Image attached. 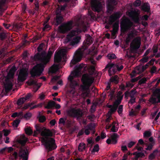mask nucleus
I'll list each match as a JSON object with an SVG mask.
<instances>
[{
  "label": "nucleus",
  "mask_w": 160,
  "mask_h": 160,
  "mask_svg": "<svg viewBox=\"0 0 160 160\" xmlns=\"http://www.w3.org/2000/svg\"><path fill=\"white\" fill-rule=\"evenodd\" d=\"M54 52V51L49 50L47 54L48 58L45 56L44 52H38L34 56V59L35 61H40L42 62L44 64L42 63L38 64L32 68L30 72L31 77L34 78L36 76H40L42 73L44 68V65H46L49 61V59Z\"/></svg>",
  "instance_id": "1"
},
{
  "label": "nucleus",
  "mask_w": 160,
  "mask_h": 160,
  "mask_svg": "<svg viewBox=\"0 0 160 160\" xmlns=\"http://www.w3.org/2000/svg\"><path fill=\"white\" fill-rule=\"evenodd\" d=\"M34 131L33 136H37L38 134H40L41 136L45 138H42V140L47 149L50 151L57 148L55 139L51 138H48V137H53L55 135V131Z\"/></svg>",
  "instance_id": "2"
},
{
  "label": "nucleus",
  "mask_w": 160,
  "mask_h": 160,
  "mask_svg": "<svg viewBox=\"0 0 160 160\" xmlns=\"http://www.w3.org/2000/svg\"><path fill=\"white\" fill-rule=\"evenodd\" d=\"M27 138L24 134L21 135L16 139L17 142L21 146L18 152V156L20 158L19 160H28V151L26 147H23L27 142Z\"/></svg>",
  "instance_id": "3"
},
{
  "label": "nucleus",
  "mask_w": 160,
  "mask_h": 160,
  "mask_svg": "<svg viewBox=\"0 0 160 160\" xmlns=\"http://www.w3.org/2000/svg\"><path fill=\"white\" fill-rule=\"evenodd\" d=\"M94 78L90 76L87 74L82 75L81 81L83 85L81 86V88L82 91L88 90L94 82Z\"/></svg>",
  "instance_id": "4"
},
{
  "label": "nucleus",
  "mask_w": 160,
  "mask_h": 160,
  "mask_svg": "<svg viewBox=\"0 0 160 160\" xmlns=\"http://www.w3.org/2000/svg\"><path fill=\"white\" fill-rule=\"evenodd\" d=\"M79 72L78 70L74 71L71 72L68 78V83L71 88L75 89V87L79 85L78 79L75 78L79 76Z\"/></svg>",
  "instance_id": "5"
},
{
  "label": "nucleus",
  "mask_w": 160,
  "mask_h": 160,
  "mask_svg": "<svg viewBox=\"0 0 160 160\" xmlns=\"http://www.w3.org/2000/svg\"><path fill=\"white\" fill-rule=\"evenodd\" d=\"M77 32L73 30L69 33L67 36V39L68 42L71 41L70 44L74 46L79 42L81 38L79 36H75L74 37L76 34Z\"/></svg>",
  "instance_id": "6"
},
{
  "label": "nucleus",
  "mask_w": 160,
  "mask_h": 160,
  "mask_svg": "<svg viewBox=\"0 0 160 160\" xmlns=\"http://www.w3.org/2000/svg\"><path fill=\"white\" fill-rule=\"evenodd\" d=\"M133 25V22L129 19L127 18L124 19L120 23L121 32L125 33L130 29Z\"/></svg>",
  "instance_id": "7"
},
{
  "label": "nucleus",
  "mask_w": 160,
  "mask_h": 160,
  "mask_svg": "<svg viewBox=\"0 0 160 160\" xmlns=\"http://www.w3.org/2000/svg\"><path fill=\"white\" fill-rule=\"evenodd\" d=\"M68 115L71 117L77 118V119L81 118L83 113L81 110L80 108L76 109L72 108L67 111Z\"/></svg>",
  "instance_id": "8"
},
{
  "label": "nucleus",
  "mask_w": 160,
  "mask_h": 160,
  "mask_svg": "<svg viewBox=\"0 0 160 160\" xmlns=\"http://www.w3.org/2000/svg\"><path fill=\"white\" fill-rule=\"evenodd\" d=\"M72 24L73 21L71 20L63 23L58 27V31L61 33H66L72 28Z\"/></svg>",
  "instance_id": "9"
},
{
  "label": "nucleus",
  "mask_w": 160,
  "mask_h": 160,
  "mask_svg": "<svg viewBox=\"0 0 160 160\" xmlns=\"http://www.w3.org/2000/svg\"><path fill=\"white\" fill-rule=\"evenodd\" d=\"M123 67L122 65H121L120 67L117 64H113L111 63H109L105 67V68L103 69H108V72L109 74H111L112 71L111 69L112 68V71L113 73H115L117 71H120L123 69Z\"/></svg>",
  "instance_id": "10"
},
{
  "label": "nucleus",
  "mask_w": 160,
  "mask_h": 160,
  "mask_svg": "<svg viewBox=\"0 0 160 160\" xmlns=\"http://www.w3.org/2000/svg\"><path fill=\"white\" fill-rule=\"evenodd\" d=\"M141 38L138 37L134 38L130 43V48L131 52H135L139 48L141 45Z\"/></svg>",
  "instance_id": "11"
},
{
  "label": "nucleus",
  "mask_w": 160,
  "mask_h": 160,
  "mask_svg": "<svg viewBox=\"0 0 160 160\" xmlns=\"http://www.w3.org/2000/svg\"><path fill=\"white\" fill-rule=\"evenodd\" d=\"M128 15L134 22L138 23L140 20L139 10H132L128 12Z\"/></svg>",
  "instance_id": "12"
},
{
  "label": "nucleus",
  "mask_w": 160,
  "mask_h": 160,
  "mask_svg": "<svg viewBox=\"0 0 160 160\" xmlns=\"http://www.w3.org/2000/svg\"><path fill=\"white\" fill-rule=\"evenodd\" d=\"M82 57V53L81 51L77 50L74 53L73 59L71 62L70 66L72 67V65L76 64L81 60Z\"/></svg>",
  "instance_id": "13"
},
{
  "label": "nucleus",
  "mask_w": 160,
  "mask_h": 160,
  "mask_svg": "<svg viewBox=\"0 0 160 160\" xmlns=\"http://www.w3.org/2000/svg\"><path fill=\"white\" fill-rule=\"evenodd\" d=\"M92 10L96 12H100L102 9V2L98 0H93L91 2Z\"/></svg>",
  "instance_id": "14"
},
{
  "label": "nucleus",
  "mask_w": 160,
  "mask_h": 160,
  "mask_svg": "<svg viewBox=\"0 0 160 160\" xmlns=\"http://www.w3.org/2000/svg\"><path fill=\"white\" fill-rule=\"evenodd\" d=\"M117 4L116 0H108L107 3V12L109 14H111L115 8V6Z\"/></svg>",
  "instance_id": "15"
},
{
  "label": "nucleus",
  "mask_w": 160,
  "mask_h": 160,
  "mask_svg": "<svg viewBox=\"0 0 160 160\" xmlns=\"http://www.w3.org/2000/svg\"><path fill=\"white\" fill-rule=\"evenodd\" d=\"M122 15V13L120 11L114 12L109 17L108 23L112 25Z\"/></svg>",
  "instance_id": "16"
},
{
  "label": "nucleus",
  "mask_w": 160,
  "mask_h": 160,
  "mask_svg": "<svg viewBox=\"0 0 160 160\" xmlns=\"http://www.w3.org/2000/svg\"><path fill=\"white\" fill-rule=\"evenodd\" d=\"M63 21V18L62 15L60 11H57L56 12V16L54 18L53 24L55 25L58 26L61 24Z\"/></svg>",
  "instance_id": "17"
},
{
  "label": "nucleus",
  "mask_w": 160,
  "mask_h": 160,
  "mask_svg": "<svg viewBox=\"0 0 160 160\" xmlns=\"http://www.w3.org/2000/svg\"><path fill=\"white\" fill-rule=\"evenodd\" d=\"M28 75V73L26 70L24 69H21L19 72L17 78L18 82L24 81L26 79Z\"/></svg>",
  "instance_id": "18"
},
{
  "label": "nucleus",
  "mask_w": 160,
  "mask_h": 160,
  "mask_svg": "<svg viewBox=\"0 0 160 160\" xmlns=\"http://www.w3.org/2000/svg\"><path fill=\"white\" fill-rule=\"evenodd\" d=\"M119 137V135L116 133H114L111 135V139L108 138L106 140V142L108 144L111 143L116 144L117 142V138Z\"/></svg>",
  "instance_id": "19"
},
{
  "label": "nucleus",
  "mask_w": 160,
  "mask_h": 160,
  "mask_svg": "<svg viewBox=\"0 0 160 160\" xmlns=\"http://www.w3.org/2000/svg\"><path fill=\"white\" fill-rule=\"evenodd\" d=\"M8 0H0V16L7 8L6 2Z\"/></svg>",
  "instance_id": "20"
},
{
  "label": "nucleus",
  "mask_w": 160,
  "mask_h": 160,
  "mask_svg": "<svg viewBox=\"0 0 160 160\" xmlns=\"http://www.w3.org/2000/svg\"><path fill=\"white\" fill-rule=\"evenodd\" d=\"M13 85L11 81H8L6 83L4 84V89L6 92H8L12 88Z\"/></svg>",
  "instance_id": "21"
},
{
  "label": "nucleus",
  "mask_w": 160,
  "mask_h": 160,
  "mask_svg": "<svg viewBox=\"0 0 160 160\" xmlns=\"http://www.w3.org/2000/svg\"><path fill=\"white\" fill-rule=\"evenodd\" d=\"M62 60V57L61 55V52H55L54 57V61L55 62L59 63Z\"/></svg>",
  "instance_id": "22"
},
{
  "label": "nucleus",
  "mask_w": 160,
  "mask_h": 160,
  "mask_svg": "<svg viewBox=\"0 0 160 160\" xmlns=\"http://www.w3.org/2000/svg\"><path fill=\"white\" fill-rule=\"evenodd\" d=\"M141 9L143 11L149 12L150 10V6L148 3H144L141 7Z\"/></svg>",
  "instance_id": "23"
},
{
  "label": "nucleus",
  "mask_w": 160,
  "mask_h": 160,
  "mask_svg": "<svg viewBox=\"0 0 160 160\" xmlns=\"http://www.w3.org/2000/svg\"><path fill=\"white\" fill-rule=\"evenodd\" d=\"M134 155H135V157L132 158V160H138V159L140 157H142L145 156L144 154L142 152H135L133 153Z\"/></svg>",
  "instance_id": "24"
},
{
  "label": "nucleus",
  "mask_w": 160,
  "mask_h": 160,
  "mask_svg": "<svg viewBox=\"0 0 160 160\" xmlns=\"http://www.w3.org/2000/svg\"><path fill=\"white\" fill-rule=\"evenodd\" d=\"M28 84L30 85H34L37 87V88L36 90L37 91L41 87V85H39L37 83V81L35 80L31 79L29 82Z\"/></svg>",
  "instance_id": "25"
},
{
  "label": "nucleus",
  "mask_w": 160,
  "mask_h": 160,
  "mask_svg": "<svg viewBox=\"0 0 160 160\" xmlns=\"http://www.w3.org/2000/svg\"><path fill=\"white\" fill-rule=\"evenodd\" d=\"M56 104V102L52 101H50L48 102L47 105L45 107L46 108L50 109L53 108Z\"/></svg>",
  "instance_id": "26"
},
{
  "label": "nucleus",
  "mask_w": 160,
  "mask_h": 160,
  "mask_svg": "<svg viewBox=\"0 0 160 160\" xmlns=\"http://www.w3.org/2000/svg\"><path fill=\"white\" fill-rule=\"evenodd\" d=\"M36 130H50L47 129L45 127L43 126L41 124H37L35 125ZM51 130H54L53 129Z\"/></svg>",
  "instance_id": "27"
},
{
  "label": "nucleus",
  "mask_w": 160,
  "mask_h": 160,
  "mask_svg": "<svg viewBox=\"0 0 160 160\" xmlns=\"http://www.w3.org/2000/svg\"><path fill=\"white\" fill-rule=\"evenodd\" d=\"M119 28V21H118L114 23L113 25V31L114 32V34H116L118 32Z\"/></svg>",
  "instance_id": "28"
},
{
  "label": "nucleus",
  "mask_w": 160,
  "mask_h": 160,
  "mask_svg": "<svg viewBox=\"0 0 160 160\" xmlns=\"http://www.w3.org/2000/svg\"><path fill=\"white\" fill-rule=\"evenodd\" d=\"M86 148V145L84 143H80L78 146V150L80 152H82Z\"/></svg>",
  "instance_id": "29"
},
{
  "label": "nucleus",
  "mask_w": 160,
  "mask_h": 160,
  "mask_svg": "<svg viewBox=\"0 0 160 160\" xmlns=\"http://www.w3.org/2000/svg\"><path fill=\"white\" fill-rule=\"evenodd\" d=\"M149 101L150 102L153 104L158 103V102L157 101V98L154 97L152 96L150 98L149 100Z\"/></svg>",
  "instance_id": "30"
},
{
  "label": "nucleus",
  "mask_w": 160,
  "mask_h": 160,
  "mask_svg": "<svg viewBox=\"0 0 160 160\" xmlns=\"http://www.w3.org/2000/svg\"><path fill=\"white\" fill-rule=\"evenodd\" d=\"M118 77L117 75H115L111 78L110 81L111 82H114V83H118Z\"/></svg>",
  "instance_id": "31"
},
{
  "label": "nucleus",
  "mask_w": 160,
  "mask_h": 160,
  "mask_svg": "<svg viewBox=\"0 0 160 160\" xmlns=\"http://www.w3.org/2000/svg\"><path fill=\"white\" fill-rule=\"evenodd\" d=\"M118 108L114 106L112 108L110 109L108 112V114L110 115L112 114L115 112Z\"/></svg>",
  "instance_id": "32"
},
{
  "label": "nucleus",
  "mask_w": 160,
  "mask_h": 160,
  "mask_svg": "<svg viewBox=\"0 0 160 160\" xmlns=\"http://www.w3.org/2000/svg\"><path fill=\"white\" fill-rule=\"evenodd\" d=\"M115 91L114 90H110V93L109 94V96H110V100H112V99L114 98H115L116 97V95L115 94Z\"/></svg>",
  "instance_id": "33"
},
{
  "label": "nucleus",
  "mask_w": 160,
  "mask_h": 160,
  "mask_svg": "<svg viewBox=\"0 0 160 160\" xmlns=\"http://www.w3.org/2000/svg\"><path fill=\"white\" fill-rule=\"evenodd\" d=\"M97 106V103H93L92 105L90 111L92 113L96 111V108Z\"/></svg>",
  "instance_id": "34"
},
{
  "label": "nucleus",
  "mask_w": 160,
  "mask_h": 160,
  "mask_svg": "<svg viewBox=\"0 0 160 160\" xmlns=\"http://www.w3.org/2000/svg\"><path fill=\"white\" fill-rule=\"evenodd\" d=\"M71 121L65 118V124L64 127H66L67 128H69L71 126Z\"/></svg>",
  "instance_id": "35"
},
{
  "label": "nucleus",
  "mask_w": 160,
  "mask_h": 160,
  "mask_svg": "<svg viewBox=\"0 0 160 160\" xmlns=\"http://www.w3.org/2000/svg\"><path fill=\"white\" fill-rule=\"evenodd\" d=\"M99 150V146L98 144H96L94 146L93 148L92 153H93L96 152H98Z\"/></svg>",
  "instance_id": "36"
},
{
  "label": "nucleus",
  "mask_w": 160,
  "mask_h": 160,
  "mask_svg": "<svg viewBox=\"0 0 160 160\" xmlns=\"http://www.w3.org/2000/svg\"><path fill=\"white\" fill-rule=\"evenodd\" d=\"M23 99L24 98H21L18 100L17 104L18 106L21 105L24 103L25 101Z\"/></svg>",
  "instance_id": "37"
},
{
  "label": "nucleus",
  "mask_w": 160,
  "mask_h": 160,
  "mask_svg": "<svg viewBox=\"0 0 160 160\" xmlns=\"http://www.w3.org/2000/svg\"><path fill=\"white\" fill-rule=\"evenodd\" d=\"M136 35V33L133 31H131L128 34V37L132 39L135 37Z\"/></svg>",
  "instance_id": "38"
},
{
  "label": "nucleus",
  "mask_w": 160,
  "mask_h": 160,
  "mask_svg": "<svg viewBox=\"0 0 160 160\" xmlns=\"http://www.w3.org/2000/svg\"><path fill=\"white\" fill-rule=\"evenodd\" d=\"M157 152L158 151L157 150H154L153 152L150 154V155L149 156V159H150V160H152V159H153L155 158V153Z\"/></svg>",
  "instance_id": "39"
},
{
  "label": "nucleus",
  "mask_w": 160,
  "mask_h": 160,
  "mask_svg": "<svg viewBox=\"0 0 160 160\" xmlns=\"http://www.w3.org/2000/svg\"><path fill=\"white\" fill-rule=\"evenodd\" d=\"M7 37L6 33L4 32H0V39L3 40L6 39Z\"/></svg>",
  "instance_id": "40"
},
{
  "label": "nucleus",
  "mask_w": 160,
  "mask_h": 160,
  "mask_svg": "<svg viewBox=\"0 0 160 160\" xmlns=\"http://www.w3.org/2000/svg\"><path fill=\"white\" fill-rule=\"evenodd\" d=\"M122 94V92L120 91H119L118 93L117 96V100L121 101H121L122 100L123 97V95H121Z\"/></svg>",
  "instance_id": "41"
},
{
  "label": "nucleus",
  "mask_w": 160,
  "mask_h": 160,
  "mask_svg": "<svg viewBox=\"0 0 160 160\" xmlns=\"http://www.w3.org/2000/svg\"><path fill=\"white\" fill-rule=\"evenodd\" d=\"M107 57L109 59H114L116 58V56L114 53H109L107 55Z\"/></svg>",
  "instance_id": "42"
},
{
  "label": "nucleus",
  "mask_w": 160,
  "mask_h": 160,
  "mask_svg": "<svg viewBox=\"0 0 160 160\" xmlns=\"http://www.w3.org/2000/svg\"><path fill=\"white\" fill-rule=\"evenodd\" d=\"M147 80L146 78H143L140 80L138 82V84L141 85L142 84L145 83Z\"/></svg>",
  "instance_id": "43"
},
{
  "label": "nucleus",
  "mask_w": 160,
  "mask_h": 160,
  "mask_svg": "<svg viewBox=\"0 0 160 160\" xmlns=\"http://www.w3.org/2000/svg\"><path fill=\"white\" fill-rule=\"evenodd\" d=\"M141 1L140 0H136L133 3V6L135 7H138L141 5Z\"/></svg>",
  "instance_id": "44"
},
{
  "label": "nucleus",
  "mask_w": 160,
  "mask_h": 160,
  "mask_svg": "<svg viewBox=\"0 0 160 160\" xmlns=\"http://www.w3.org/2000/svg\"><path fill=\"white\" fill-rule=\"evenodd\" d=\"M96 125L94 123H91L88 125L89 129H86L85 130H92V129L95 128Z\"/></svg>",
  "instance_id": "45"
},
{
  "label": "nucleus",
  "mask_w": 160,
  "mask_h": 160,
  "mask_svg": "<svg viewBox=\"0 0 160 160\" xmlns=\"http://www.w3.org/2000/svg\"><path fill=\"white\" fill-rule=\"evenodd\" d=\"M59 124H62L63 126H64L65 124V118H62L59 120Z\"/></svg>",
  "instance_id": "46"
},
{
  "label": "nucleus",
  "mask_w": 160,
  "mask_h": 160,
  "mask_svg": "<svg viewBox=\"0 0 160 160\" xmlns=\"http://www.w3.org/2000/svg\"><path fill=\"white\" fill-rule=\"evenodd\" d=\"M20 122V120L19 119H17L14 120L13 122V127L17 128Z\"/></svg>",
  "instance_id": "47"
},
{
  "label": "nucleus",
  "mask_w": 160,
  "mask_h": 160,
  "mask_svg": "<svg viewBox=\"0 0 160 160\" xmlns=\"http://www.w3.org/2000/svg\"><path fill=\"white\" fill-rule=\"evenodd\" d=\"M151 132L149 131H146L143 134V136L145 138H148L151 136Z\"/></svg>",
  "instance_id": "48"
},
{
  "label": "nucleus",
  "mask_w": 160,
  "mask_h": 160,
  "mask_svg": "<svg viewBox=\"0 0 160 160\" xmlns=\"http://www.w3.org/2000/svg\"><path fill=\"white\" fill-rule=\"evenodd\" d=\"M46 118L45 116H41L39 117L38 120L40 122H43L45 121Z\"/></svg>",
  "instance_id": "49"
},
{
  "label": "nucleus",
  "mask_w": 160,
  "mask_h": 160,
  "mask_svg": "<svg viewBox=\"0 0 160 160\" xmlns=\"http://www.w3.org/2000/svg\"><path fill=\"white\" fill-rule=\"evenodd\" d=\"M123 111V105H120L118 108V112L119 114L120 115L122 114V112Z\"/></svg>",
  "instance_id": "50"
},
{
  "label": "nucleus",
  "mask_w": 160,
  "mask_h": 160,
  "mask_svg": "<svg viewBox=\"0 0 160 160\" xmlns=\"http://www.w3.org/2000/svg\"><path fill=\"white\" fill-rule=\"evenodd\" d=\"M32 116V114L30 112L26 113L24 116L23 118L26 119H29Z\"/></svg>",
  "instance_id": "51"
},
{
  "label": "nucleus",
  "mask_w": 160,
  "mask_h": 160,
  "mask_svg": "<svg viewBox=\"0 0 160 160\" xmlns=\"http://www.w3.org/2000/svg\"><path fill=\"white\" fill-rule=\"evenodd\" d=\"M149 58L148 57H143L140 61L143 63L147 62L148 61Z\"/></svg>",
  "instance_id": "52"
},
{
  "label": "nucleus",
  "mask_w": 160,
  "mask_h": 160,
  "mask_svg": "<svg viewBox=\"0 0 160 160\" xmlns=\"http://www.w3.org/2000/svg\"><path fill=\"white\" fill-rule=\"evenodd\" d=\"M134 86V84L130 82H126V87L127 88H132Z\"/></svg>",
  "instance_id": "53"
},
{
  "label": "nucleus",
  "mask_w": 160,
  "mask_h": 160,
  "mask_svg": "<svg viewBox=\"0 0 160 160\" xmlns=\"http://www.w3.org/2000/svg\"><path fill=\"white\" fill-rule=\"evenodd\" d=\"M121 102L118 100H116L114 102V106L118 108V106L121 103Z\"/></svg>",
  "instance_id": "54"
},
{
  "label": "nucleus",
  "mask_w": 160,
  "mask_h": 160,
  "mask_svg": "<svg viewBox=\"0 0 160 160\" xmlns=\"http://www.w3.org/2000/svg\"><path fill=\"white\" fill-rule=\"evenodd\" d=\"M43 46L42 43L40 44L37 48V50L38 52H40L42 50V48Z\"/></svg>",
  "instance_id": "55"
},
{
  "label": "nucleus",
  "mask_w": 160,
  "mask_h": 160,
  "mask_svg": "<svg viewBox=\"0 0 160 160\" xmlns=\"http://www.w3.org/2000/svg\"><path fill=\"white\" fill-rule=\"evenodd\" d=\"M87 141L88 142V144L87 145L88 146L89 144H91V146L92 147V145L94 143V142L92 140V139H88L87 140Z\"/></svg>",
  "instance_id": "56"
},
{
  "label": "nucleus",
  "mask_w": 160,
  "mask_h": 160,
  "mask_svg": "<svg viewBox=\"0 0 160 160\" xmlns=\"http://www.w3.org/2000/svg\"><path fill=\"white\" fill-rule=\"evenodd\" d=\"M92 38L90 36V35H88L86 39L87 41L88 42V44H90L92 42Z\"/></svg>",
  "instance_id": "57"
},
{
  "label": "nucleus",
  "mask_w": 160,
  "mask_h": 160,
  "mask_svg": "<svg viewBox=\"0 0 160 160\" xmlns=\"http://www.w3.org/2000/svg\"><path fill=\"white\" fill-rule=\"evenodd\" d=\"M22 26V24L21 23L16 24L15 25V27L18 30L21 29Z\"/></svg>",
  "instance_id": "58"
},
{
  "label": "nucleus",
  "mask_w": 160,
  "mask_h": 160,
  "mask_svg": "<svg viewBox=\"0 0 160 160\" xmlns=\"http://www.w3.org/2000/svg\"><path fill=\"white\" fill-rule=\"evenodd\" d=\"M31 96V94L30 93H28L24 97H22V98H24L23 99L25 101H26L28 100L30 97Z\"/></svg>",
  "instance_id": "59"
},
{
  "label": "nucleus",
  "mask_w": 160,
  "mask_h": 160,
  "mask_svg": "<svg viewBox=\"0 0 160 160\" xmlns=\"http://www.w3.org/2000/svg\"><path fill=\"white\" fill-rule=\"evenodd\" d=\"M32 105V103H28V104H25L24 105V107L23 108L24 109H28L29 107H30L31 105Z\"/></svg>",
  "instance_id": "60"
},
{
  "label": "nucleus",
  "mask_w": 160,
  "mask_h": 160,
  "mask_svg": "<svg viewBox=\"0 0 160 160\" xmlns=\"http://www.w3.org/2000/svg\"><path fill=\"white\" fill-rule=\"evenodd\" d=\"M136 143L135 142L133 141H131L129 142L128 144V147L129 148H131L133 145H134Z\"/></svg>",
  "instance_id": "61"
},
{
  "label": "nucleus",
  "mask_w": 160,
  "mask_h": 160,
  "mask_svg": "<svg viewBox=\"0 0 160 160\" xmlns=\"http://www.w3.org/2000/svg\"><path fill=\"white\" fill-rule=\"evenodd\" d=\"M135 147L138 151H142L143 149L142 147L139 146V145L138 144H137Z\"/></svg>",
  "instance_id": "62"
},
{
  "label": "nucleus",
  "mask_w": 160,
  "mask_h": 160,
  "mask_svg": "<svg viewBox=\"0 0 160 160\" xmlns=\"http://www.w3.org/2000/svg\"><path fill=\"white\" fill-rule=\"evenodd\" d=\"M45 95L42 93L39 94V98L41 100H44L45 98Z\"/></svg>",
  "instance_id": "63"
},
{
  "label": "nucleus",
  "mask_w": 160,
  "mask_h": 160,
  "mask_svg": "<svg viewBox=\"0 0 160 160\" xmlns=\"http://www.w3.org/2000/svg\"><path fill=\"white\" fill-rule=\"evenodd\" d=\"M136 98H131L128 102L129 103H130L132 105L134 102H135Z\"/></svg>",
  "instance_id": "64"
}]
</instances>
